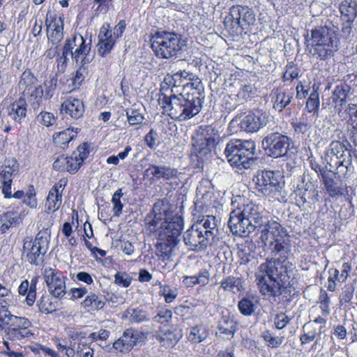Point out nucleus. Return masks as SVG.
<instances>
[{"mask_svg": "<svg viewBox=\"0 0 357 357\" xmlns=\"http://www.w3.org/2000/svg\"><path fill=\"white\" fill-rule=\"evenodd\" d=\"M289 237L269 242V249L275 258L261 264L255 273L261 294L273 301H276V298L285 289V284L295 268L287 260L291 253Z\"/></svg>", "mask_w": 357, "mask_h": 357, "instance_id": "1", "label": "nucleus"}, {"mask_svg": "<svg viewBox=\"0 0 357 357\" xmlns=\"http://www.w3.org/2000/svg\"><path fill=\"white\" fill-rule=\"evenodd\" d=\"M183 86L188 91L185 93H171L169 96L162 93L158 100L165 113L179 121L188 120L197 115L201 111L204 100V86L198 78Z\"/></svg>", "mask_w": 357, "mask_h": 357, "instance_id": "2", "label": "nucleus"}, {"mask_svg": "<svg viewBox=\"0 0 357 357\" xmlns=\"http://www.w3.org/2000/svg\"><path fill=\"white\" fill-rule=\"evenodd\" d=\"M266 220L263 210L259 206L250 203L244 205L243 208L231 212L228 226L234 234L246 237L261 227Z\"/></svg>", "mask_w": 357, "mask_h": 357, "instance_id": "3", "label": "nucleus"}, {"mask_svg": "<svg viewBox=\"0 0 357 357\" xmlns=\"http://www.w3.org/2000/svg\"><path fill=\"white\" fill-rule=\"evenodd\" d=\"M351 145L345 139L340 142L332 141L326 149L323 160L326 163V168L335 170V174L338 178L347 177L349 172H352V156Z\"/></svg>", "mask_w": 357, "mask_h": 357, "instance_id": "4", "label": "nucleus"}, {"mask_svg": "<svg viewBox=\"0 0 357 357\" xmlns=\"http://www.w3.org/2000/svg\"><path fill=\"white\" fill-rule=\"evenodd\" d=\"M150 40L155 55L164 59L178 58L188 45L187 39L174 31H158Z\"/></svg>", "mask_w": 357, "mask_h": 357, "instance_id": "5", "label": "nucleus"}, {"mask_svg": "<svg viewBox=\"0 0 357 357\" xmlns=\"http://www.w3.org/2000/svg\"><path fill=\"white\" fill-rule=\"evenodd\" d=\"M337 30L338 28L334 26L325 25L311 31L312 42L310 53L312 56L321 61H328L334 56L340 43Z\"/></svg>", "mask_w": 357, "mask_h": 357, "instance_id": "6", "label": "nucleus"}, {"mask_svg": "<svg viewBox=\"0 0 357 357\" xmlns=\"http://www.w3.org/2000/svg\"><path fill=\"white\" fill-rule=\"evenodd\" d=\"M11 298H0V323L3 326L6 337L12 342L22 341L33 336L29 328L31 322L26 318L17 317L9 310Z\"/></svg>", "mask_w": 357, "mask_h": 357, "instance_id": "7", "label": "nucleus"}, {"mask_svg": "<svg viewBox=\"0 0 357 357\" xmlns=\"http://www.w3.org/2000/svg\"><path fill=\"white\" fill-rule=\"evenodd\" d=\"M255 150L254 141L235 139L227 143L225 153L230 165L241 171L253 165Z\"/></svg>", "mask_w": 357, "mask_h": 357, "instance_id": "8", "label": "nucleus"}, {"mask_svg": "<svg viewBox=\"0 0 357 357\" xmlns=\"http://www.w3.org/2000/svg\"><path fill=\"white\" fill-rule=\"evenodd\" d=\"M174 220L172 222H167L159 233L156 244L157 255L162 261L169 260L172 257L183 229L182 217H176Z\"/></svg>", "mask_w": 357, "mask_h": 357, "instance_id": "9", "label": "nucleus"}, {"mask_svg": "<svg viewBox=\"0 0 357 357\" xmlns=\"http://www.w3.org/2000/svg\"><path fill=\"white\" fill-rule=\"evenodd\" d=\"M176 217L181 216L178 214L172 215L167 203L158 200L153 204L152 211L144 219L146 229L151 233L157 232L159 236L162 227H165L167 222H173Z\"/></svg>", "mask_w": 357, "mask_h": 357, "instance_id": "10", "label": "nucleus"}, {"mask_svg": "<svg viewBox=\"0 0 357 357\" xmlns=\"http://www.w3.org/2000/svg\"><path fill=\"white\" fill-rule=\"evenodd\" d=\"M91 40L88 42L83 38L82 35L74 36L72 39L68 38L66 40L63 47L62 54L58 59L57 69L59 72L63 73L65 71L67 63L68 61V55H70L73 61L75 62V59L73 57L77 52L85 53L86 54H81V59L83 57L87 56L91 54Z\"/></svg>", "mask_w": 357, "mask_h": 357, "instance_id": "11", "label": "nucleus"}, {"mask_svg": "<svg viewBox=\"0 0 357 357\" xmlns=\"http://www.w3.org/2000/svg\"><path fill=\"white\" fill-rule=\"evenodd\" d=\"M49 241L45 231L38 232L33 241L31 238L24 239L23 251L26 255V261L31 264L40 265L44 261Z\"/></svg>", "mask_w": 357, "mask_h": 357, "instance_id": "12", "label": "nucleus"}, {"mask_svg": "<svg viewBox=\"0 0 357 357\" xmlns=\"http://www.w3.org/2000/svg\"><path fill=\"white\" fill-rule=\"evenodd\" d=\"M217 138L218 134L211 126H206L205 128H200L199 131L193 137L192 149V152L199 160H204L208 158Z\"/></svg>", "mask_w": 357, "mask_h": 357, "instance_id": "13", "label": "nucleus"}, {"mask_svg": "<svg viewBox=\"0 0 357 357\" xmlns=\"http://www.w3.org/2000/svg\"><path fill=\"white\" fill-rule=\"evenodd\" d=\"M291 143V139L278 131L268 133L262 140V146L266 154L272 158L286 155Z\"/></svg>", "mask_w": 357, "mask_h": 357, "instance_id": "14", "label": "nucleus"}, {"mask_svg": "<svg viewBox=\"0 0 357 357\" xmlns=\"http://www.w3.org/2000/svg\"><path fill=\"white\" fill-rule=\"evenodd\" d=\"M43 278L51 295L62 298L66 294V278L63 273L57 269L46 268L43 271Z\"/></svg>", "mask_w": 357, "mask_h": 357, "instance_id": "15", "label": "nucleus"}, {"mask_svg": "<svg viewBox=\"0 0 357 357\" xmlns=\"http://www.w3.org/2000/svg\"><path fill=\"white\" fill-rule=\"evenodd\" d=\"M195 224L197 232L200 233L199 237L202 241V244L206 248L212 245L218 231L215 217L207 215Z\"/></svg>", "mask_w": 357, "mask_h": 357, "instance_id": "16", "label": "nucleus"}, {"mask_svg": "<svg viewBox=\"0 0 357 357\" xmlns=\"http://www.w3.org/2000/svg\"><path fill=\"white\" fill-rule=\"evenodd\" d=\"M267 116L266 114L260 111L250 114L245 116L243 119L236 116L230 123V125L237 124L241 130L247 132H255L261 128L266 125Z\"/></svg>", "mask_w": 357, "mask_h": 357, "instance_id": "17", "label": "nucleus"}, {"mask_svg": "<svg viewBox=\"0 0 357 357\" xmlns=\"http://www.w3.org/2000/svg\"><path fill=\"white\" fill-rule=\"evenodd\" d=\"M230 22L233 28L244 29L247 25L253 24L255 16L251 10L240 5L233 6L229 9V14L226 17L225 23Z\"/></svg>", "mask_w": 357, "mask_h": 357, "instance_id": "18", "label": "nucleus"}, {"mask_svg": "<svg viewBox=\"0 0 357 357\" xmlns=\"http://www.w3.org/2000/svg\"><path fill=\"white\" fill-rule=\"evenodd\" d=\"M258 231H260V239L265 245L272 241H277L289 236L287 230L280 223L268 218Z\"/></svg>", "mask_w": 357, "mask_h": 357, "instance_id": "19", "label": "nucleus"}, {"mask_svg": "<svg viewBox=\"0 0 357 357\" xmlns=\"http://www.w3.org/2000/svg\"><path fill=\"white\" fill-rule=\"evenodd\" d=\"M45 23L48 29H52L51 33L47 32L49 43L59 46L63 38V16L56 18L55 14L47 11Z\"/></svg>", "mask_w": 357, "mask_h": 357, "instance_id": "20", "label": "nucleus"}, {"mask_svg": "<svg viewBox=\"0 0 357 357\" xmlns=\"http://www.w3.org/2000/svg\"><path fill=\"white\" fill-rule=\"evenodd\" d=\"M327 169L328 168H326V167H321L317 165L315 171L320 172L322 183L331 197H333L337 195H342L343 192L341 183L337 180H335L333 176V174L336 175L334 172L335 170H331L330 168H328V169Z\"/></svg>", "mask_w": 357, "mask_h": 357, "instance_id": "21", "label": "nucleus"}, {"mask_svg": "<svg viewBox=\"0 0 357 357\" xmlns=\"http://www.w3.org/2000/svg\"><path fill=\"white\" fill-rule=\"evenodd\" d=\"M140 339L141 333L130 328L124 331L122 336L114 342L113 347L121 353H126L137 345Z\"/></svg>", "mask_w": 357, "mask_h": 357, "instance_id": "22", "label": "nucleus"}, {"mask_svg": "<svg viewBox=\"0 0 357 357\" xmlns=\"http://www.w3.org/2000/svg\"><path fill=\"white\" fill-rule=\"evenodd\" d=\"M81 54H82V52H77V54L73 56L75 59V63L77 66L75 75L73 78V84L74 88H77L81 85L86 75L88 74L89 64L94 59V54H91L87 56L83 57V59H81ZM83 54H86L84 53Z\"/></svg>", "mask_w": 357, "mask_h": 357, "instance_id": "23", "label": "nucleus"}, {"mask_svg": "<svg viewBox=\"0 0 357 357\" xmlns=\"http://www.w3.org/2000/svg\"><path fill=\"white\" fill-rule=\"evenodd\" d=\"M98 54L101 56H105L113 49L115 41L112 38V31L107 29L103 26L98 36Z\"/></svg>", "mask_w": 357, "mask_h": 357, "instance_id": "24", "label": "nucleus"}, {"mask_svg": "<svg viewBox=\"0 0 357 357\" xmlns=\"http://www.w3.org/2000/svg\"><path fill=\"white\" fill-rule=\"evenodd\" d=\"M61 111H65L73 119H78L83 116L84 105L82 100L70 96L62 103Z\"/></svg>", "mask_w": 357, "mask_h": 357, "instance_id": "25", "label": "nucleus"}, {"mask_svg": "<svg viewBox=\"0 0 357 357\" xmlns=\"http://www.w3.org/2000/svg\"><path fill=\"white\" fill-rule=\"evenodd\" d=\"M155 338L163 347H169L178 342L181 335L176 333V330L173 326L169 328L160 327L156 332Z\"/></svg>", "mask_w": 357, "mask_h": 357, "instance_id": "26", "label": "nucleus"}, {"mask_svg": "<svg viewBox=\"0 0 357 357\" xmlns=\"http://www.w3.org/2000/svg\"><path fill=\"white\" fill-rule=\"evenodd\" d=\"M200 233L197 232L195 224H193L188 229H187L183 235V241L189 249L195 251H201L206 248L202 245V241L199 237Z\"/></svg>", "mask_w": 357, "mask_h": 357, "instance_id": "27", "label": "nucleus"}, {"mask_svg": "<svg viewBox=\"0 0 357 357\" xmlns=\"http://www.w3.org/2000/svg\"><path fill=\"white\" fill-rule=\"evenodd\" d=\"M38 79L33 75L30 70H25L22 73L18 86L20 90L22 91V94L30 93L33 91L43 87L40 85L38 86Z\"/></svg>", "mask_w": 357, "mask_h": 357, "instance_id": "28", "label": "nucleus"}, {"mask_svg": "<svg viewBox=\"0 0 357 357\" xmlns=\"http://www.w3.org/2000/svg\"><path fill=\"white\" fill-rule=\"evenodd\" d=\"M61 187L62 184L58 183L50 190L45 203L47 211L54 212L60 208L62 204V190L60 192L59 188Z\"/></svg>", "mask_w": 357, "mask_h": 357, "instance_id": "29", "label": "nucleus"}, {"mask_svg": "<svg viewBox=\"0 0 357 357\" xmlns=\"http://www.w3.org/2000/svg\"><path fill=\"white\" fill-rule=\"evenodd\" d=\"M38 278L34 277L29 283L27 280L22 281L18 288V292L20 295H27L26 297V304L29 306L33 305L36 297V285Z\"/></svg>", "mask_w": 357, "mask_h": 357, "instance_id": "30", "label": "nucleus"}, {"mask_svg": "<svg viewBox=\"0 0 357 357\" xmlns=\"http://www.w3.org/2000/svg\"><path fill=\"white\" fill-rule=\"evenodd\" d=\"M18 170L19 164L15 159L6 160L0 169V182L1 183H12L13 176L17 174Z\"/></svg>", "mask_w": 357, "mask_h": 357, "instance_id": "31", "label": "nucleus"}, {"mask_svg": "<svg viewBox=\"0 0 357 357\" xmlns=\"http://www.w3.org/2000/svg\"><path fill=\"white\" fill-rule=\"evenodd\" d=\"M273 93L275 96L273 108L280 112L288 106L293 99L294 92L291 91L276 89L273 91Z\"/></svg>", "mask_w": 357, "mask_h": 357, "instance_id": "32", "label": "nucleus"}, {"mask_svg": "<svg viewBox=\"0 0 357 357\" xmlns=\"http://www.w3.org/2000/svg\"><path fill=\"white\" fill-rule=\"evenodd\" d=\"M149 169L151 171L153 176L157 179L170 180L176 178L178 174L176 169L165 165H153L150 166Z\"/></svg>", "mask_w": 357, "mask_h": 357, "instance_id": "33", "label": "nucleus"}, {"mask_svg": "<svg viewBox=\"0 0 357 357\" xmlns=\"http://www.w3.org/2000/svg\"><path fill=\"white\" fill-rule=\"evenodd\" d=\"M130 323L140 324L149 321L150 315L147 310L139 307H129L125 311L124 315Z\"/></svg>", "mask_w": 357, "mask_h": 357, "instance_id": "34", "label": "nucleus"}, {"mask_svg": "<svg viewBox=\"0 0 357 357\" xmlns=\"http://www.w3.org/2000/svg\"><path fill=\"white\" fill-rule=\"evenodd\" d=\"M339 9L344 21L354 22L357 17V3L353 0L342 1Z\"/></svg>", "mask_w": 357, "mask_h": 357, "instance_id": "35", "label": "nucleus"}, {"mask_svg": "<svg viewBox=\"0 0 357 357\" xmlns=\"http://www.w3.org/2000/svg\"><path fill=\"white\" fill-rule=\"evenodd\" d=\"M26 102L24 98H20L11 105V109L8 115L15 122L21 123L25 119L27 109Z\"/></svg>", "mask_w": 357, "mask_h": 357, "instance_id": "36", "label": "nucleus"}, {"mask_svg": "<svg viewBox=\"0 0 357 357\" xmlns=\"http://www.w3.org/2000/svg\"><path fill=\"white\" fill-rule=\"evenodd\" d=\"M270 171H258L252 178V181L256 185L257 190L264 195H270L268 188V181H270Z\"/></svg>", "mask_w": 357, "mask_h": 357, "instance_id": "37", "label": "nucleus"}, {"mask_svg": "<svg viewBox=\"0 0 357 357\" xmlns=\"http://www.w3.org/2000/svg\"><path fill=\"white\" fill-rule=\"evenodd\" d=\"M209 275L210 274L206 269H202L197 275L184 277L183 283L187 287H192L196 284L204 286L209 282Z\"/></svg>", "mask_w": 357, "mask_h": 357, "instance_id": "38", "label": "nucleus"}, {"mask_svg": "<svg viewBox=\"0 0 357 357\" xmlns=\"http://www.w3.org/2000/svg\"><path fill=\"white\" fill-rule=\"evenodd\" d=\"M105 301L95 293H91L82 303L83 308L88 311L100 310L104 307Z\"/></svg>", "mask_w": 357, "mask_h": 357, "instance_id": "39", "label": "nucleus"}, {"mask_svg": "<svg viewBox=\"0 0 357 357\" xmlns=\"http://www.w3.org/2000/svg\"><path fill=\"white\" fill-rule=\"evenodd\" d=\"M318 87L315 84L312 86V91L310 93V96L306 102L305 107L307 112L312 113L317 117L319 116V110L320 107L319 94L317 91Z\"/></svg>", "mask_w": 357, "mask_h": 357, "instance_id": "40", "label": "nucleus"}, {"mask_svg": "<svg viewBox=\"0 0 357 357\" xmlns=\"http://www.w3.org/2000/svg\"><path fill=\"white\" fill-rule=\"evenodd\" d=\"M77 135V131H74L70 128L66 129L53 136L54 143L56 146L64 148L71 140H73Z\"/></svg>", "mask_w": 357, "mask_h": 357, "instance_id": "41", "label": "nucleus"}, {"mask_svg": "<svg viewBox=\"0 0 357 357\" xmlns=\"http://www.w3.org/2000/svg\"><path fill=\"white\" fill-rule=\"evenodd\" d=\"M209 335L208 329L202 326H195L191 328L188 335V340L193 343H199L206 340Z\"/></svg>", "mask_w": 357, "mask_h": 357, "instance_id": "42", "label": "nucleus"}, {"mask_svg": "<svg viewBox=\"0 0 357 357\" xmlns=\"http://www.w3.org/2000/svg\"><path fill=\"white\" fill-rule=\"evenodd\" d=\"M24 97H26L31 109L33 111L37 112L43 102V98H44V90L41 87L38 89L31 92L30 93L23 94Z\"/></svg>", "mask_w": 357, "mask_h": 357, "instance_id": "43", "label": "nucleus"}, {"mask_svg": "<svg viewBox=\"0 0 357 357\" xmlns=\"http://www.w3.org/2000/svg\"><path fill=\"white\" fill-rule=\"evenodd\" d=\"M218 328L221 334L233 337L236 331V324L232 319L224 316L219 321Z\"/></svg>", "mask_w": 357, "mask_h": 357, "instance_id": "44", "label": "nucleus"}, {"mask_svg": "<svg viewBox=\"0 0 357 357\" xmlns=\"http://www.w3.org/2000/svg\"><path fill=\"white\" fill-rule=\"evenodd\" d=\"M350 87L347 84H340L336 86L333 92L332 99L335 103L340 102V106L343 107L346 104V100L348 96Z\"/></svg>", "mask_w": 357, "mask_h": 357, "instance_id": "45", "label": "nucleus"}, {"mask_svg": "<svg viewBox=\"0 0 357 357\" xmlns=\"http://www.w3.org/2000/svg\"><path fill=\"white\" fill-rule=\"evenodd\" d=\"M297 192L303 204H314L318 202L319 191L316 188H310L309 190H297Z\"/></svg>", "mask_w": 357, "mask_h": 357, "instance_id": "46", "label": "nucleus"}, {"mask_svg": "<svg viewBox=\"0 0 357 357\" xmlns=\"http://www.w3.org/2000/svg\"><path fill=\"white\" fill-rule=\"evenodd\" d=\"M255 307L254 298L250 297H243L238 303V310L246 317L251 316L254 313Z\"/></svg>", "mask_w": 357, "mask_h": 357, "instance_id": "47", "label": "nucleus"}, {"mask_svg": "<svg viewBox=\"0 0 357 357\" xmlns=\"http://www.w3.org/2000/svg\"><path fill=\"white\" fill-rule=\"evenodd\" d=\"M195 76L192 73L185 70L177 72L172 75L169 81V85L172 86L171 93H173V88L181 85L184 80L192 81Z\"/></svg>", "mask_w": 357, "mask_h": 357, "instance_id": "48", "label": "nucleus"}, {"mask_svg": "<svg viewBox=\"0 0 357 357\" xmlns=\"http://www.w3.org/2000/svg\"><path fill=\"white\" fill-rule=\"evenodd\" d=\"M257 89L251 84H241L237 93L238 100H250L257 95Z\"/></svg>", "mask_w": 357, "mask_h": 357, "instance_id": "49", "label": "nucleus"}, {"mask_svg": "<svg viewBox=\"0 0 357 357\" xmlns=\"http://www.w3.org/2000/svg\"><path fill=\"white\" fill-rule=\"evenodd\" d=\"M172 317L173 313L171 310L162 307L158 310L157 314L153 317V321L165 326L171 322Z\"/></svg>", "mask_w": 357, "mask_h": 357, "instance_id": "50", "label": "nucleus"}, {"mask_svg": "<svg viewBox=\"0 0 357 357\" xmlns=\"http://www.w3.org/2000/svg\"><path fill=\"white\" fill-rule=\"evenodd\" d=\"M267 346L271 348H278L284 342V336H273L270 331H265L261 335Z\"/></svg>", "mask_w": 357, "mask_h": 357, "instance_id": "51", "label": "nucleus"}, {"mask_svg": "<svg viewBox=\"0 0 357 357\" xmlns=\"http://www.w3.org/2000/svg\"><path fill=\"white\" fill-rule=\"evenodd\" d=\"M354 291L355 287L353 283L346 284L342 288V291L339 297L340 305H343L350 303L353 298Z\"/></svg>", "mask_w": 357, "mask_h": 357, "instance_id": "52", "label": "nucleus"}, {"mask_svg": "<svg viewBox=\"0 0 357 357\" xmlns=\"http://www.w3.org/2000/svg\"><path fill=\"white\" fill-rule=\"evenodd\" d=\"M126 116L130 126L139 125L144 120V115L139 110L134 108L126 109Z\"/></svg>", "mask_w": 357, "mask_h": 357, "instance_id": "53", "label": "nucleus"}, {"mask_svg": "<svg viewBox=\"0 0 357 357\" xmlns=\"http://www.w3.org/2000/svg\"><path fill=\"white\" fill-rule=\"evenodd\" d=\"M123 195L121 188H119L114 194L112 198V202L113 204V212L114 215L119 217L122 213L123 204L121 201V198Z\"/></svg>", "mask_w": 357, "mask_h": 357, "instance_id": "54", "label": "nucleus"}, {"mask_svg": "<svg viewBox=\"0 0 357 357\" xmlns=\"http://www.w3.org/2000/svg\"><path fill=\"white\" fill-rule=\"evenodd\" d=\"M270 181H268V188L270 195L273 192H278L283 186L284 183L278 173L270 171Z\"/></svg>", "mask_w": 357, "mask_h": 357, "instance_id": "55", "label": "nucleus"}, {"mask_svg": "<svg viewBox=\"0 0 357 357\" xmlns=\"http://www.w3.org/2000/svg\"><path fill=\"white\" fill-rule=\"evenodd\" d=\"M40 312L50 314L56 311V306L51 301L48 296H42L38 302Z\"/></svg>", "mask_w": 357, "mask_h": 357, "instance_id": "56", "label": "nucleus"}, {"mask_svg": "<svg viewBox=\"0 0 357 357\" xmlns=\"http://www.w3.org/2000/svg\"><path fill=\"white\" fill-rule=\"evenodd\" d=\"M239 278L235 277H227L220 282V287L225 291L235 292V289L239 290Z\"/></svg>", "mask_w": 357, "mask_h": 357, "instance_id": "57", "label": "nucleus"}, {"mask_svg": "<svg viewBox=\"0 0 357 357\" xmlns=\"http://www.w3.org/2000/svg\"><path fill=\"white\" fill-rule=\"evenodd\" d=\"M317 181L313 180L309 174H303L301 181L297 185V190H309L310 188H316Z\"/></svg>", "mask_w": 357, "mask_h": 357, "instance_id": "58", "label": "nucleus"}, {"mask_svg": "<svg viewBox=\"0 0 357 357\" xmlns=\"http://www.w3.org/2000/svg\"><path fill=\"white\" fill-rule=\"evenodd\" d=\"M77 354L79 357H93V349L88 346L86 342L80 340L77 348Z\"/></svg>", "mask_w": 357, "mask_h": 357, "instance_id": "59", "label": "nucleus"}, {"mask_svg": "<svg viewBox=\"0 0 357 357\" xmlns=\"http://www.w3.org/2000/svg\"><path fill=\"white\" fill-rule=\"evenodd\" d=\"M132 281L131 277L126 272H117L114 275V282L119 286L128 287Z\"/></svg>", "mask_w": 357, "mask_h": 357, "instance_id": "60", "label": "nucleus"}, {"mask_svg": "<svg viewBox=\"0 0 357 357\" xmlns=\"http://www.w3.org/2000/svg\"><path fill=\"white\" fill-rule=\"evenodd\" d=\"M82 165V164L77 159L76 155L73 154L71 156L67 157L66 169L71 174H75L78 171Z\"/></svg>", "mask_w": 357, "mask_h": 357, "instance_id": "61", "label": "nucleus"}, {"mask_svg": "<svg viewBox=\"0 0 357 357\" xmlns=\"http://www.w3.org/2000/svg\"><path fill=\"white\" fill-rule=\"evenodd\" d=\"M291 318L285 313L281 312L277 314L274 318V325L277 329L284 328L290 321Z\"/></svg>", "mask_w": 357, "mask_h": 357, "instance_id": "62", "label": "nucleus"}, {"mask_svg": "<svg viewBox=\"0 0 357 357\" xmlns=\"http://www.w3.org/2000/svg\"><path fill=\"white\" fill-rule=\"evenodd\" d=\"M37 120L38 122L43 123L45 126H50L53 125L56 121V119L54 118V115L52 113L47 112H41L37 116Z\"/></svg>", "mask_w": 357, "mask_h": 357, "instance_id": "63", "label": "nucleus"}, {"mask_svg": "<svg viewBox=\"0 0 357 357\" xmlns=\"http://www.w3.org/2000/svg\"><path fill=\"white\" fill-rule=\"evenodd\" d=\"M56 84L57 79L55 77H51L47 84V89L44 94V99L49 100L52 98L56 90Z\"/></svg>", "mask_w": 357, "mask_h": 357, "instance_id": "64", "label": "nucleus"}]
</instances>
